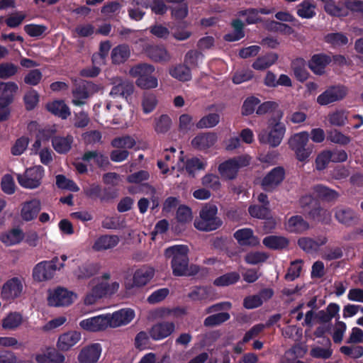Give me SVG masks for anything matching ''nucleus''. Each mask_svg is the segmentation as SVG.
Segmentation results:
<instances>
[{
  "instance_id": "obj_1",
  "label": "nucleus",
  "mask_w": 363,
  "mask_h": 363,
  "mask_svg": "<svg viewBox=\"0 0 363 363\" xmlns=\"http://www.w3.org/2000/svg\"><path fill=\"white\" fill-rule=\"evenodd\" d=\"M188 252L186 245H174L165 250V257L172 258L171 266L174 276H191L198 273V266H189Z\"/></svg>"
},
{
  "instance_id": "obj_2",
  "label": "nucleus",
  "mask_w": 363,
  "mask_h": 363,
  "mask_svg": "<svg viewBox=\"0 0 363 363\" xmlns=\"http://www.w3.org/2000/svg\"><path fill=\"white\" fill-rule=\"evenodd\" d=\"M281 118V115L279 116V118ZM268 128L269 130L264 129L258 133L259 142L272 147L279 146L286 133L285 125L280 121V119L272 118L269 121Z\"/></svg>"
},
{
  "instance_id": "obj_3",
  "label": "nucleus",
  "mask_w": 363,
  "mask_h": 363,
  "mask_svg": "<svg viewBox=\"0 0 363 363\" xmlns=\"http://www.w3.org/2000/svg\"><path fill=\"white\" fill-rule=\"evenodd\" d=\"M218 208L216 205L206 203L202 207L199 217L194 220V227L201 231H212L222 225V220L217 216Z\"/></svg>"
},
{
  "instance_id": "obj_4",
  "label": "nucleus",
  "mask_w": 363,
  "mask_h": 363,
  "mask_svg": "<svg viewBox=\"0 0 363 363\" xmlns=\"http://www.w3.org/2000/svg\"><path fill=\"white\" fill-rule=\"evenodd\" d=\"M44 176V168L40 165H36L27 168L23 174H17L16 179L23 188L35 189L40 186Z\"/></svg>"
},
{
  "instance_id": "obj_5",
  "label": "nucleus",
  "mask_w": 363,
  "mask_h": 363,
  "mask_svg": "<svg viewBox=\"0 0 363 363\" xmlns=\"http://www.w3.org/2000/svg\"><path fill=\"white\" fill-rule=\"evenodd\" d=\"M308 140L309 134L306 131L295 133L289 139V146L298 161L305 162L311 155L312 150L306 147Z\"/></svg>"
},
{
  "instance_id": "obj_6",
  "label": "nucleus",
  "mask_w": 363,
  "mask_h": 363,
  "mask_svg": "<svg viewBox=\"0 0 363 363\" xmlns=\"http://www.w3.org/2000/svg\"><path fill=\"white\" fill-rule=\"evenodd\" d=\"M59 258L55 257L51 261H43L38 263L33 269V278L37 281L50 279L56 270L64 268L65 264L58 263Z\"/></svg>"
},
{
  "instance_id": "obj_7",
  "label": "nucleus",
  "mask_w": 363,
  "mask_h": 363,
  "mask_svg": "<svg viewBox=\"0 0 363 363\" xmlns=\"http://www.w3.org/2000/svg\"><path fill=\"white\" fill-rule=\"evenodd\" d=\"M250 160V156L242 155L227 160L218 166V172L223 179H233L236 177L239 169L248 165Z\"/></svg>"
},
{
  "instance_id": "obj_8",
  "label": "nucleus",
  "mask_w": 363,
  "mask_h": 363,
  "mask_svg": "<svg viewBox=\"0 0 363 363\" xmlns=\"http://www.w3.org/2000/svg\"><path fill=\"white\" fill-rule=\"evenodd\" d=\"M75 293L67 289L59 287L50 291L48 298V303L51 306H67L72 304L77 298Z\"/></svg>"
},
{
  "instance_id": "obj_9",
  "label": "nucleus",
  "mask_w": 363,
  "mask_h": 363,
  "mask_svg": "<svg viewBox=\"0 0 363 363\" xmlns=\"http://www.w3.org/2000/svg\"><path fill=\"white\" fill-rule=\"evenodd\" d=\"M100 89L99 85L91 82H84L79 84L72 91V104L78 106L84 105L86 99L98 92Z\"/></svg>"
},
{
  "instance_id": "obj_10",
  "label": "nucleus",
  "mask_w": 363,
  "mask_h": 363,
  "mask_svg": "<svg viewBox=\"0 0 363 363\" xmlns=\"http://www.w3.org/2000/svg\"><path fill=\"white\" fill-rule=\"evenodd\" d=\"M108 328H118L130 323L135 318V311L131 308H123L112 314L107 313Z\"/></svg>"
},
{
  "instance_id": "obj_11",
  "label": "nucleus",
  "mask_w": 363,
  "mask_h": 363,
  "mask_svg": "<svg viewBox=\"0 0 363 363\" xmlns=\"http://www.w3.org/2000/svg\"><path fill=\"white\" fill-rule=\"evenodd\" d=\"M41 210V203L37 199L23 201L21 203L19 217L24 222L35 220Z\"/></svg>"
},
{
  "instance_id": "obj_12",
  "label": "nucleus",
  "mask_w": 363,
  "mask_h": 363,
  "mask_svg": "<svg viewBox=\"0 0 363 363\" xmlns=\"http://www.w3.org/2000/svg\"><path fill=\"white\" fill-rule=\"evenodd\" d=\"M82 340V333L77 330H69L59 335L56 347L59 351L67 352Z\"/></svg>"
},
{
  "instance_id": "obj_13",
  "label": "nucleus",
  "mask_w": 363,
  "mask_h": 363,
  "mask_svg": "<svg viewBox=\"0 0 363 363\" xmlns=\"http://www.w3.org/2000/svg\"><path fill=\"white\" fill-rule=\"evenodd\" d=\"M79 325L81 329L91 333L103 331L108 328L106 314L83 319Z\"/></svg>"
},
{
  "instance_id": "obj_14",
  "label": "nucleus",
  "mask_w": 363,
  "mask_h": 363,
  "mask_svg": "<svg viewBox=\"0 0 363 363\" xmlns=\"http://www.w3.org/2000/svg\"><path fill=\"white\" fill-rule=\"evenodd\" d=\"M176 329L172 321H161L154 324L149 330L150 337L156 341L170 336Z\"/></svg>"
},
{
  "instance_id": "obj_15",
  "label": "nucleus",
  "mask_w": 363,
  "mask_h": 363,
  "mask_svg": "<svg viewBox=\"0 0 363 363\" xmlns=\"http://www.w3.org/2000/svg\"><path fill=\"white\" fill-rule=\"evenodd\" d=\"M284 177V169L281 167H274L262 179V186L265 191H273L283 182Z\"/></svg>"
},
{
  "instance_id": "obj_16",
  "label": "nucleus",
  "mask_w": 363,
  "mask_h": 363,
  "mask_svg": "<svg viewBox=\"0 0 363 363\" xmlns=\"http://www.w3.org/2000/svg\"><path fill=\"white\" fill-rule=\"evenodd\" d=\"M23 289L22 281L18 277H13L4 284L1 287V294L4 299L12 300L20 296Z\"/></svg>"
},
{
  "instance_id": "obj_17",
  "label": "nucleus",
  "mask_w": 363,
  "mask_h": 363,
  "mask_svg": "<svg viewBox=\"0 0 363 363\" xmlns=\"http://www.w3.org/2000/svg\"><path fill=\"white\" fill-rule=\"evenodd\" d=\"M155 269L148 266H144L137 269L133 274V282L125 283L127 290H130L133 286L141 287L146 285L154 277Z\"/></svg>"
},
{
  "instance_id": "obj_18",
  "label": "nucleus",
  "mask_w": 363,
  "mask_h": 363,
  "mask_svg": "<svg viewBox=\"0 0 363 363\" xmlns=\"http://www.w3.org/2000/svg\"><path fill=\"white\" fill-rule=\"evenodd\" d=\"M347 94V90L344 86H333L326 89L317 98V102L321 106L342 99Z\"/></svg>"
},
{
  "instance_id": "obj_19",
  "label": "nucleus",
  "mask_w": 363,
  "mask_h": 363,
  "mask_svg": "<svg viewBox=\"0 0 363 363\" xmlns=\"http://www.w3.org/2000/svg\"><path fill=\"white\" fill-rule=\"evenodd\" d=\"M102 351L99 343L89 345L79 352L77 359L79 363H96Z\"/></svg>"
},
{
  "instance_id": "obj_20",
  "label": "nucleus",
  "mask_w": 363,
  "mask_h": 363,
  "mask_svg": "<svg viewBox=\"0 0 363 363\" xmlns=\"http://www.w3.org/2000/svg\"><path fill=\"white\" fill-rule=\"evenodd\" d=\"M33 357L37 363H63L65 357L50 347L42 349L36 352Z\"/></svg>"
},
{
  "instance_id": "obj_21",
  "label": "nucleus",
  "mask_w": 363,
  "mask_h": 363,
  "mask_svg": "<svg viewBox=\"0 0 363 363\" xmlns=\"http://www.w3.org/2000/svg\"><path fill=\"white\" fill-rule=\"evenodd\" d=\"M147 56L155 62L166 63L171 60V55L163 45H149L145 49Z\"/></svg>"
},
{
  "instance_id": "obj_22",
  "label": "nucleus",
  "mask_w": 363,
  "mask_h": 363,
  "mask_svg": "<svg viewBox=\"0 0 363 363\" xmlns=\"http://www.w3.org/2000/svg\"><path fill=\"white\" fill-rule=\"evenodd\" d=\"M218 136L215 133H202L196 135L191 140V145L199 150H206L216 143Z\"/></svg>"
},
{
  "instance_id": "obj_23",
  "label": "nucleus",
  "mask_w": 363,
  "mask_h": 363,
  "mask_svg": "<svg viewBox=\"0 0 363 363\" xmlns=\"http://www.w3.org/2000/svg\"><path fill=\"white\" fill-rule=\"evenodd\" d=\"M120 241L118 236L115 235H104L99 237L92 245L94 251H104L115 247Z\"/></svg>"
},
{
  "instance_id": "obj_24",
  "label": "nucleus",
  "mask_w": 363,
  "mask_h": 363,
  "mask_svg": "<svg viewBox=\"0 0 363 363\" xmlns=\"http://www.w3.org/2000/svg\"><path fill=\"white\" fill-rule=\"evenodd\" d=\"M234 237L240 245L257 246L259 244V239L254 235L250 228H242L238 230L234 233Z\"/></svg>"
},
{
  "instance_id": "obj_25",
  "label": "nucleus",
  "mask_w": 363,
  "mask_h": 363,
  "mask_svg": "<svg viewBox=\"0 0 363 363\" xmlns=\"http://www.w3.org/2000/svg\"><path fill=\"white\" fill-rule=\"evenodd\" d=\"M324 4L326 13L333 16H347V8H345V0H320Z\"/></svg>"
},
{
  "instance_id": "obj_26",
  "label": "nucleus",
  "mask_w": 363,
  "mask_h": 363,
  "mask_svg": "<svg viewBox=\"0 0 363 363\" xmlns=\"http://www.w3.org/2000/svg\"><path fill=\"white\" fill-rule=\"evenodd\" d=\"M327 242L325 237H319L316 239L310 238H301L298 240L299 247L308 253H313L318 250L320 246Z\"/></svg>"
},
{
  "instance_id": "obj_27",
  "label": "nucleus",
  "mask_w": 363,
  "mask_h": 363,
  "mask_svg": "<svg viewBox=\"0 0 363 363\" xmlns=\"http://www.w3.org/2000/svg\"><path fill=\"white\" fill-rule=\"evenodd\" d=\"M116 83V84L113 86L110 92V95L112 96L127 98L133 92L134 86L133 83L121 79H117Z\"/></svg>"
},
{
  "instance_id": "obj_28",
  "label": "nucleus",
  "mask_w": 363,
  "mask_h": 363,
  "mask_svg": "<svg viewBox=\"0 0 363 363\" xmlns=\"http://www.w3.org/2000/svg\"><path fill=\"white\" fill-rule=\"evenodd\" d=\"M335 218L345 225H350L357 220L355 213L352 209L340 206L335 209Z\"/></svg>"
},
{
  "instance_id": "obj_29",
  "label": "nucleus",
  "mask_w": 363,
  "mask_h": 363,
  "mask_svg": "<svg viewBox=\"0 0 363 363\" xmlns=\"http://www.w3.org/2000/svg\"><path fill=\"white\" fill-rule=\"evenodd\" d=\"M330 62L328 55L323 54L314 55L309 61L310 69L315 74L320 75L324 73L325 67Z\"/></svg>"
},
{
  "instance_id": "obj_30",
  "label": "nucleus",
  "mask_w": 363,
  "mask_h": 363,
  "mask_svg": "<svg viewBox=\"0 0 363 363\" xmlns=\"http://www.w3.org/2000/svg\"><path fill=\"white\" fill-rule=\"evenodd\" d=\"M23 233L21 230L13 228L2 233L0 235V240L8 247L19 244L23 240Z\"/></svg>"
},
{
  "instance_id": "obj_31",
  "label": "nucleus",
  "mask_w": 363,
  "mask_h": 363,
  "mask_svg": "<svg viewBox=\"0 0 363 363\" xmlns=\"http://www.w3.org/2000/svg\"><path fill=\"white\" fill-rule=\"evenodd\" d=\"M82 160L89 165L96 164L99 167H104L109 163L108 157L97 151H88L85 152L82 157Z\"/></svg>"
},
{
  "instance_id": "obj_32",
  "label": "nucleus",
  "mask_w": 363,
  "mask_h": 363,
  "mask_svg": "<svg viewBox=\"0 0 363 363\" xmlns=\"http://www.w3.org/2000/svg\"><path fill=\"white\" fill-rule=\"evenodd\" d=\"M96 265L90 263H85L79 265L73 271V275L77 280L87 279L98 272Z\"/></svg>"
},
{
  "instance_id": "obj_33",
  "label": "nucleus",
  "mask_w": 363,
  "mask_h": 363,
  "mask_svg": "<svg viewBox=\"0 0 363 363\" xmlns=\"http://www.w3.org/2000/svg\"><path fill=\"white\" fill-rule=\"evenodd\" d=\"M46 107L48 111L62 119H66L71 115L69 108L63 101L50 102L47 104Z\"/></svg>"
},
{
  "instance_id": "obj_34",
  "label": "nucleus",
  "mask_w": 363,
  "mask_h": 363,
  "mask_svg": "<svg viewBox=\"0 0 363 363\" xmlns=\"http://www.w3.org/2000/svg\"><path fill=\"white\" fill-rule=\"evenodd\" d=\"M286 228L289 232L301 233L309 228V224L301 216H294L288 220Z\"/></svg>"
},
{
  "instance_id": "obj_35",
  "label": "nucleus",
  "mask_w": 363,
  "mask_h": 363,
  "mask_svg": "<svg viewBox=\"0 0 363 363\" xmlns=\"http://www.w3.org/2000/svg\"><path fill=\"white\" fill-rule=\"evenodd\" d=\"M169 74L180 82H187L191 79L190 68L186 65H176L169 69Z\"/></svg>"
},
{
  "instance_id": "obj_36",
  "label": "nucleus",
  "mask_w": 363,
  "mask_h": 363,
  "mask_svg": "<svg viewBox=\"0 0 363 363\" xmlns=\"http://www.w3.org/2000/svg\"><path fill=\"white\" fill-rule=\"evenodd\" d=\"M313 189L317 197L327 202H334L340 196L338 192L323 185H317Z\"/></svg>"
},
{
  "instance_id": "obj_37",
  "label": "nucleus",
  "mask_w": 363,
  "mask_h": 363,
  "mask_svg": "<svg viewBox=\"0 0 363 363\" xmlns=\"http://www.w3.org/2000/svg\"><path fill=\"white\" fill-rule=\"evenodd\" d=\"M23 323V315L18 312L9 313L2 320V328L6 330H13Z\"/></svg>"
},
{
  "instance_id": "obj_38",
  "label": "nucleus",
  "mask_w": 363,
  "mask_h": 363,
  "mask_svg": "<svg viewBox=\"0 0 363 363\" xmlns=\"http://www.w3.org/2000/svg\"><path fill=\"white\" fill-rule=\"evenodd\" d=\"M73 137L67 135L66 137L56 136L52 139L53 148L58 153H66L72 147Z\"/></svg>"
},
{
  "instance_id": "obj_39",
  "label": "nucleus",
  "mask_w": 363,
  "mask_h": 363,
  "mask_svg": "<svg viewBox=\"0 0 363 363\" xmlns=\"http://www.w3.org/2000/svg\"><path fill=\"white\" fill-rule=\"evenodd\" d=\"M278 60L275 53H268L256 59L252 67L256 70H264L274 65Z\"/></svg>"
},
{
  "instance_id": "obj_40",
  "label": "nucleus",
  "mask_w": 363,
  "mask_h": 363,
  "mask_svg": "<svg viewBox=\"0 0 363 363\" xmlns=\"http://www.w3.org/2000/svg\"><path fill=\"white\" fill-rule=\"evenodd\" d=\"M18 89V85L15 82H0V99H3L4 101L11 104L13 101V94Z\"/></svg>"
},
{
  "instance_id": "obj_41",
  "label": "nucleus",
  "mask_w": 363,
  "mask_h": 363,
  "mask_svg": "<svg viewBox=\"0 0 363 363\" xmlns=\"http://www.w3.org/2000/svg\"><path fill=\"white\" fill-rule=\"evenodd\" d=\"M189 297L196 301H209L213 299L212 290L207 287H197L189 294Z\"/></svg>"
},
{
  "instance_id": "obj_42",
  "label": "nucleus",
  "mask_w": 363,
  "mask_h": 363,
  "mask_svg": "<svg viewBox=\"0 0 363 363\" xmlns=\"http://www.w3.org/2000/svg\"><path fill=\"white\" fill-rule=\"evenodd\" d=\"M263 244L269 249L279 250L286 247L289 241L282 236L269 235L264 238Z\"/></svg>"
},
{
  "instance_id": "obj_43",
  "label": "nucleus",
  "mask_w": 363,
  "mask_h": 363,
  "mask_svg": "<svg viewBox=\"0 0 363 363\" xmlns=\"http://www.w3.org/2000/svg\"><path fill=\"white\" fill-rule=\"evenodd\" d=\"M130 51L128 46L120 45L114 48L111 52V59L113 63L121 64L130 57Z\"/></svg>"
},
{
  "instance_id": "obj_44",
  "label": "nucleus",
  "mask_w": 363,
  "mask_h": 363,
  "mask_svg": "<svg viewBox=\"0 0 363 363\" xmlns=\"http://www.w3.org/2000/svg\"><path fill=\"white\" fill-rule=\"evenodd\" d=\"M155 67L150 64H139L130 68L129 74L137 78H144L147 75L152 74L155 72Z\"/></svg>"
},
{
  "instance_id": "obj_45",
  "label": "nucleus",
  "mask_w": 363,
  "mask_h": 363,
  "mask_svg": "<svg viewBox=\"0 0 363 363\" xmlns=\"http://www.w3.org/2000/svg\"><path fill=\"white\" fill-rule=\"evenodd\" d=\"M172 120L166 114L161 115L155 119L154 130L158 134L166 133L172 126Z\"/></svg>"
},
{
  "instance_id": "obj_46",
  "label": "nucleus",
  "mask_w": 363,
  "mask_h": 363,
  "mask_svg": "<svg viewBox=\"0 0 363 363\" xmlns=\"http://www.w3.org/2000/svg\"><path fill=\"white\" fill-rule=\"evenodd\" d=\"M328 119L332 125L343 126L348 119V112L345 110H336L330 113Z\"/></svg>"
},
{
  "instance_id": "obj_47",
  "label": "nucleus",
  "mask_w": 363,
  "mask_h": 363,
  "mask_svg": "<svg viewBox=\"0 0 363 363\" xmlns=\"http://www.w3.org/2000/svg\"><path fill=\"white\" fill-rule=\"evenodd\" d=\"M243 23L240 20H234L232 22L233 30L232 33H228L224 36L226 41H237L242 38L245 35L243 31Z\"/></svg>"
},
{
  "instance_id": "obj_48",
  "label": "nucleus",
  "mask_w": 363,
  "mask_h": 363,
  "mask_svg": "<svg viewBox=\"0 0 363 363\" xmlns=\"http://www.w3.org/2000/svg\"><path fill=\"white\" fill-rule=\"evenodd\" d=\"M315 5L309 1H304L296 7L297 14L302 18H311L315 15Z\"/></svg>"
},
{
  "instance_id": "obj_49",
  "label": "nucleus",
  "mask_w": 363,
  "mask_h": 363,
  "mask_svg": "<svg viewBox=\"0 0 363 363\" xmlns=\"http://www.w3.org/2000/svg\"><path fill=\"white\" fill-rule=\"evenodd\" d=\"M157 96L152 93H145L141 99V106L143 111L145 114L152 112L157 105Z\"/></svg>"
},
{
  "instance_id": "obj_50",
  "label": "nucleus",
  "mask_w": 363,
  "mask_h": 363,
  "mask_svg": "<svg viewBox=\"0 0 363 363\" xmlns=\"http://www.w3.org/2000/svg\"><path fill=\"white\" fill-rule=\"evenodd\" d=\"M306 352V349L302 348L300 345H296L285 352L281 363H296L297 358Z\"/></svg>"
},
{
  "instance_id": "obj_51",
  "label": "nucleus",
  "mask_w": 363,
  "mask_h": 363,
  "mask_svg": "<svg viewBox=\"0 0 363 363\" xmlns=\"http://www.w3.org/2000/svg\"><path fill=\"white\" fill-rule=\"evenodd\" d=\"M220 115L218 113H209L202 117L196 123V127L200 129L211 128L219 123Z\"/></svg>"
},
{
  "instance_id": "obj_52",
  "label": "nucleus",
  "mask_w": 363,
  "mask_h": 363,
  "mask_svg": "<svg viewBox=\"0 0 363 363\" xmlns=\"http://www.w3.org/2000/svg\"><path fill=\"white\" fill-rule=\"evenodd\" d=\"M240 279V274L237 272H230L223 274L213 281V284L218 286H227L235 284Z\"/></svg>"
},
{
  "instance_id": "obj_53",
  "label": "nucleus",
  "mask_w": 363,
  "mask_h": 363,
  "mask_svg": "<svg viewBox=\"0 0 363 363\" xmlns=\"http://www.w3.org/2000/svg\"><path fill=\"white\" fill-rule=\"evenodd\" d=\"M309 213L313 218L322 223L328 224L331 221V213L328 209L317 207L311 211Z\"/></svg>"
},
{
  "instance_id": "obj_54",
  "label": "nucleus",
  "mask_w": 363,
  "mask_h": 363,
  "mask_svg": "<svg viewBox=\"0 0 363 363\" xmlns=\"http://www.w3.org/2000/svg\"><path fill=\"white\" fill-rule=\"evenodd\" d=\"M230 318V315L228 313H218L214 315L208 316L204 320V325L207 327H212L220 325Z\"/></svg>"
},
{
  "instance_id": "obj_55",
  "label": "nucleus",
  "mask_w": 363,
  "mask_h": 363,
  "mask_svg": "<svg viewBox=\"0 0 363 363\" xmlns=\"http://www.w3.org/2000/svg\"><path fill=\"white\" fill-rule=\"evenodd\" d=\"M135 84L143 89H152L158 86V80L157 77L150 74L144 78H138Z\"/></svg>"
},
{
  "instance_id": "obj_56",
  "label": "nucleus",
  "mask_w": 363,
  "mask_h": 363,
  "mask_svg": "<svg viewBox=\"0 0 363 363\" xmlns=\"http://www.w3.org/2000/svg\"><path fill=\"white\" fill-rule=\"evenodd\" d=\"M238 16L245 18V22L247 24H255L262 21V18L259 15L258 9H255L240 11L238 13Z\"/></svg>"
},
{
  "instance_id": "obj_57",
  "label": "nucleus",
  "mask_w": 363,
  "mask_h": 363,
  "mask_svg": "<svg viewBox=\"0 0 363 363\" xmlns=\"http://www.w3.org/2000/svg\"><path fill=\"white\" fill-rule=\"evenodd\" d=\"M325 40L328 43L331 44L334 47L342 46L348 43L347 37L340 33H329L325 35Z\"/></svg>"
},
{
  "instance_id": "obj_58",
  "label": "nucleus",
  "mask_w": 363,
  "mask_h": 363,
  "mask_svg": "<svg viewBox=\"0 0 363 363\" xmlns=\"http://www.w3.org/2000/svg\"><path fill=\"white\" fill-rule=\"evenodd\" d=\"M268 255L264 252L253 251L247 253L245 257V260L250 264H258L264 262L267 258Z\"/></svg>"
},
{
  "instance_id": "obj_59",
  "label": "nucleus",
  "mask_w": 363,
  "mask_h": 363,
  "mask_svg": "<svg viewBox=\"0 0 363 363\" xmlns=\"http://www.w3.org/2000/svg\"><path fill=\"white\" fill-rule=\"evenodd\" d=\"M18 67L11 62L0 63V79H6L14 76Z\"/></svg>"
},
{
  "instance_id": "obj_60",
  "label": "nucleus",
  "mask_w": 363,
  "mask_h": 363,
  "mask_svg": "<svg viewBox=\"0 0 363 363\" xmlns=\"http://www.w3.org/2000/svg\"><path fill=\"white\" fill-rule=\"evenodd\" d=\"M328 138L332 143L342 145H347L350 143L351 139L349 136L343 134L338 130H332L328 133Z\"/></svg>"
},
{
  "instance_id": "obj_61",
  "label": "nucleus",
  "mask_w": 363,
  "mask_h": 363,
  "mask_svg": "<svg viewBox=\"0 0 363 363\" xmlns=\"http://www.w3.org/2000/svg\"><path fill=\"white\" fill-rule=\"evenodd\" d=\"M111 145L118 149H130L135 145V140L130 136L117 138L112 140Z\"/></svg>"
},
{
  "instance_id": "obj_62",
  "label": "nucleus",
  "mask_w": 363,
  "mask_h": 363,
  "mask_svg": "<svg viewBox=\"0 0 363 363\" xmlns=\"http://www.w3.org/2000/svg\"><path fill=\"white\" fill-rule=\"evenodd\" d=\"M56 185L60 189H68L73 192H77L79 190V186L75 182L61 174L56 177Z\"/></svg>"
},
{
  "instance_id": "obj_63",
  "label": "nucleus",
  "mask_w": 363,
  "mask_h": 363,
  "mask_svg": "<svg viewBox=\"0 0 363 363\" xmlns=\"http://www.w3.org/2000/svg\"><path fill=\"white\" fill-rule=\"evenodd\" d=\"M176 218L182 224L190 223L193 218L191 209L186 206H179L177 211Z\"/></svg>"
},
{
  "instance_id": "obj_64",
  "label": "nucleus",
  "mask_w": 363,
  "mask_h": 363,
  "mask_svg": "<svg viewBox=\"0 0 363 363\" xmlns=\"http://www.w3.org/2000/svg\"><path fill=\"white\" fill-rule=\"evenodd\" d=\"M1 187L2 191L8 194L11 195L16 191V184L13 177L11 174H5L1 180Z\"/></svg>"
}]
</instances>
